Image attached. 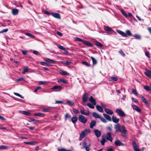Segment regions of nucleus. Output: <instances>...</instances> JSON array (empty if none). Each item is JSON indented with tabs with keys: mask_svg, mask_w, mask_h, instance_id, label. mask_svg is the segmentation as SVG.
Returning <instances> with one entry per match:
<instances>
[{
	"mask_svg": "<svg viewBox=\"0 0 151 151\" xmlns=\"http://www.w3.org/2000/svg\"><path fill=\"white\" fill-rule=\"evenodd\" d=\"M114 128L116 129V132H121L122 136L125 137H126L127 130L124 126H122L121 129L120 124L117 123L114 125Z\"/></svg>",
	"mask_w": 151,
	"mask_h": 151,
	"instance_id": "1",
	"label": "nucleus"
},
{
	"mask_svg": "<svg viewBox=\"0 0 151 151\" xmlns=\"http://www.w3.org/2000/svg\"><path fill=\"white\" fill-rule=\"evenodd\" d=\"M90 132V131L88 129H85L83 131H82L81 133V134L80 135L79 140H81L82 138L85 136L86 134L88 133H89Z\"/></svg>",
	"mask_w": 151,
	"mask_h": 151,
	"instance_id": "2",
	"label": "nucleus"
},
{
	"mask_svg": "<svg viewBox=\"0 0 151 151\" xmlns=\"http://www.w3.org/2000/svg\"><path fill=\"white\" fill-rule=\"evenodd\" d=\"M90 132V131L88 129H85L83 131H82L81 133V134L80 135L79 140H81L82 138L85 136L86 134L88 133H89Z\"/></svg>",
	"mask_w": 151,
	"mask_h": 151,
	"instance_id": "3",
	"label": "nucleus"
},
{
	"mask_svg": "<svg viewBox=\"0 0 151 151\" xmlns=\"http://www.w3.org/2000/svg\"><path fill=\"white\" fill-rule=\"evenodd\" d=\"M79 121L83 124H85L87 121L86 119L83 115H80L79 116Z\"/></svg>",
	"mask_w": 151,
	"mask_h": 151,
	"instance_id": "4",
	"label": "nucleus"
},
{
	"mask_svg": "<svg viewBox=\"0 0 151 151\" xmlns=\"http://www.w3.org/2000/svg\"><path fill=\"white\" fill-rule=\"evenodd\" d=\"M115 111L120 116H126L124 112L121 109H117Z\"/></svg>",
	"mask_w": 151,
	"mask_h": 151,
	"instance_id": "5",
	"label": "nucleus"
},
{
	"mask_svg": "<svg viewBox=\"0 0 151 151\" xmlns=\"http://www.w3.org/2000/svg\"><path fill=\"white\" fill-rule=\"evenodd\" d=\"M83 148L85 149L86 151H89L90 150V145L87 146V143L86 141H84L82 144Z\"/></svg>",
	"mask_w": 151,
	"mask_h": 151,
	"instance_id": "6",
	"label": "nucleus"
},
{
	"mask_svg": "<svg viewBox=\"0 0 151 151\" xmlns=\"http://www.w3.org/2000/svg\"><path fill=\"white\" fill-rule=\"evenodd\" d=\"M51 89V90H54L53 91H60L62 89V87L60 86H55Z\"/></svg>",
	"mask_w": 151,
	"mask_h": 151,
	"instance_id": "7",
	"label": "nucleus"
},
{
	"mask_svg": "<svg viewBox=\"0 0 151 151\" xmlns=\"http://www.w3.org/2000/svg\"><path fill=\"white\" fill-rule=\"evenodd\" d=\"M87 94L86 93H85L83 96L82 101L83 102L82 103V104L83 105H85V103L87 101Z\"/></svg>",
	"mask_w": 151,
	"mask_h": 151,
	"instance_id": "8",
	"label": "nucleus"
},
{
	"mask_svg": "<svg viewBox=\"0 0 151 151\" xmlns=\"http://www.w3.org/2000/svg\"><path fill=\"white\" fill-rule=\"evenodd\" d=\"M114 144L117 146H124V144L118 139H116Z\"/></svg>",
	"mask_w": 151,
	"mask_h": 151,
	"instance_id": "9",
	"label": "nucleus"
},
{
	"mask_svg": "<svg viewBox=\"0 0 151 151\" xmlns=\"http://www.w3.org/2000/svg\"><path fill=\"white\" fill-rule=\"evenodd\" d=\"M43 59L44 60H45V61L47 62H48L52 64H55V63L56 62L55 60H53L50 59L48 58H44Z\"/></svg>",
	"mask_w": 151,
	"mask_h": 151,
	"instance_id": "10",
	"label": "nucleus"
},
{
	"mask_svg": "<svg viewBox=\"0 0 151 151\" xmlns=\"http://www.w3.org/2000/svg\"><path fill=\"white\" fill-rule=\"evenodd\" d=\"M90 101L93 105H96V99L93 98L92 96H91L89 98Z\"/></svg>",
	"mask_w": 151,
	"mask_h": 151,
	"instance_id": "11",
	"label": "nucleus"
},
{
	"mask_svg": "<svg viewBox=\"0 0 151 151\" xmlns=\"http://www.w3.org/2000/svg\"><path fill=\"white\" fill-rule=\"evenodd\" d=\"M80 112L82 114L85 115H88L89 114V112L85 109L81 110Z\"/></svg>",
	"mask_w": 151,
	"mask_h": 151,
	"instance_id": "12",
	"label": "nucleus"
},
{
	"mask_svg": "<svg viewBox=\"0 0 151 151\" xmlns=\"http://www.w3.org/2000/svg\"><path fill=\"white\" fill-rule=\"evenodd\" d=\"M107 140H108L105 136H103L102 137V138L100 141L101 144L103 145H104L105 144V142H106Z\"/></svg>",
	"mask_w": 151,
	"mask_h": 151,
	"instance_id": "13",
	"label": "nucleus"
},
{
	"mask_svg": "<svg viewBox=\"0 0 151 151\" xmlns=\"http://www.w3.org/2000/svg\"><path fill=\"white\" fill-rule=\"evenodd\" d=\"M107 139L112 142L113 140V138L111 137V133L109 132L105 136Z\"/></svg>",
	"mask_w": 151,
	"mask_h": 151,
	"instance_id": "14",
	"label": "nucleus"
},
{
	"mask_svg": "<svg viewBox=\"0 0 151 151\" xmlns=\"http://www.w3.org/2000/svg\"><path fill=\"white\" fill-rule=\"evenodd\" d=\"M146 72H144L145 74L147 76L151 78V71L147 69H146Z\"/></svg>",
	"mask_w": 151,
	"mask_h": 151,
	"instance_id": "15",
	"label": "nucleus"
},
{
	"mask_svg": "<svg viewBox=\"0 0 151 151\" xmlns=\"http://www.w3.org/2000/svg\"><path fill=\"white\" fill-rule=\"evenodd\" d=\"M132 106L133 108V109L137 111L138 112L141 113V110L138 108V107L134 105H132Z\"/></svg>",
	"mask_w": 151,
	"mask_h": 151,
	"instance_id": "16",
	"label": "nucleus"
},
{
	"mask_svg": "<svg viewBox=\"0 0 151 151\" xmlns=\"http://www.w3.org/2000/svg\"><path fill=\"white\" fill-rule=\"evenodd\" d=\"M52 15L54 17L58 19H60V14L57 13H51Z\"/></svg>",
	"mask_w": 151,
	"mask_h": 151,
	"instance_id": "17",
	"label": "nucleus"
},
{
	"mask_svg": "<svg viewBox=\"0 0 151 151\" xmlns=\"http://www.w3.org/2000/svg\"><path fill=\"white\" fill-rule=\"evenodd\" d=\"M19 12V10L16 8H14L12 9V13L13 15H16Z\"/></svg>",
	"mask_w": 151,
	"mask_h": 151,
	"instance_id": "18",
	"label": "nucleus"
},
{
	"mask_svg": "<svg viewBox=\"0 0 151 151\" xmlns=\"http://www.w3.org/2000/svg\"><path fill=\"white\" fill-rule=\"evenodd\" d=\"M94 132L97 137H99L101 135V132L100 131L98 130V129L95 130L94 131Z\"/></svg>",
	"mask_w": 151,
	"mask_h": 151,
	"instance_id": "19",
	"label": "nucleus"
},
{
	"mask_svg": "<svg viewBox=\"0 0 151 151\" xmlns=\"http://www.w3.org/2000/svg\"><path fill=\"white\" fill-rule=\"evenodd\" d=\"M105 112L107 114L109 115H112L113 114V111L110 109H105Z\"/></svg>",
	"mask_w": 151,
	"mask_h": 151,
	"instance_id": "20",
	"label": "nucleus"
},
{
	"mask_svg": "<svg viewBox=\"0 0 151 151\" xmlns=\"http://www.w3.org/2000/svg\"><path fill=\"white\" fill-rule=\"evenodd\" d=\"M111 119L114 123H117L119 122V118H117L114 116H112Z\"/></svg>",
	"mask_w": 151,
	"mask_h": 151,
	"instance_id": "21",
	"label": "nucleus"
},
{
	"mask_svg": "<svg viewBox=\"0 0 151 151\" xmlns=\"http://www.w3.org/2000/svg\"><path fill=\"white\" fill-rule=\"evenodd\" d=\"M117 32L121 35L123 37H127V35L126 34V33L122 31L119 30H118L117 31Z\"/></svg>",
	"mask_w": 151,
	"mask_h": 151,
	"instance_id": "22",
	"label": "nucleus"
},
{
	"mask_svg": "<svg viewBox=\"0 0 151 151\" xmlns=\"http://www.w3.org/2000/svg\"><path fill=\"white\" fill-rule=\"evenodd\" d=\"M104 28L106 31L109 32H113L114 33H115V32H114L113 29H112L111 28H110L109 27L106 26H104Z\"/></svg>",
	"mask_w": 151,
	"mask_h": 151,
	"instance_id": "23",
	"label": "nucleus"
},
{
	"mask_svg": "<svg viewBox=\"0 0 151 151\" xmlns=\"http://www.w3.org/2000/svg\"><path fill=\"white\" fill-rule=\"evenodd\" d=\"M103 115L104 116L108 121H112L111 118L109 115L106 114H104Z\"/></svg>",
	"mask_w": 151,
	"mask_h": 151,
	"instance_id": "24",
	"label": "nucleus"
},
{
	"mask_svg": "<svg viewBox=\"0 0 151 151\" xmlns=\"http://www.w3.org/2000/svg\"><path fill=\"white\" fill-rule=\"evenodd\" d=\"M77 120H78V118L76 116L73 117L71 119L72 122L73 124L76 123L77 122Z\"/></svg>",
	"mask_w": 151,
	"mask_h": 151,
	"instance_id": "25",
	"label": "nucleus"
},
{
	"mask_svg": "<svg viewBox=\"0 0 151 151\" xmlns=\"http://www.w3.org/2000/svg\"><path fill=\"white\" fill-rule=\"evenodd\" d=\"M83 43L86 45H88L90 47H92L93 45L89 42L83 40Z\"/></svg>",
	"mask_w": 151,
	"mask_h": 151,
	"instance_id": "26",
	"label": "nucleus"
},
{
	"mask_svg": "<svg viewBox=\"0 0 151 151\" xmlns=\"http://www.w3.org/2000/svg\"><path fill=\"white\" fill-rule=\"evenodd\" d=\"M66 104L70 106L74 105V103L73 102L69 100L67 101Z\"/></svg>",
	"mask_w": 151,
	"mask_h": 151,
	"instance_id": "27",
	"label": "nucleus"
},
{
	"mask_svg": "<svg viewBox=\"0 0 151 151\" xmlns=\"http://www.w3.org/2000/svg\"><path fill=\"white\" fill-rule=\"evenodd\" d=\"M93 116L96 118H100L101 116L97 113L96 112H93Z\"/></svg>",
	"mask_w": 151,
	"mask_h": 151,
	"instance_id": "28",
	"label": "nucleus"
},
{
	"mask_svg": "<svg viewBox=\"0 0 151 151\" xmlns=\"http://www.w3.org/2000/svg\"><path fill=\"white\" fill-rule=\"evenodd\" d=\"M97 109L99 112H103V109L100 106L97 105L96 106Z\"/></svg>",
	"mask_w": 151,
	"mask_h": 151,
	"instance_id": "29",
	"label": "nucleus"
},
{
	"mask_svg": "<svg viewBox=\"0 0 151 151\" xmlns=\"http://www.w3.org/2000/svg\"><path fill=\"white\" fill-rule=\"evenodd\" d=\"M141 99L142 101L146 105H148L149 103L147 100L143 96L141 97Z\"/></svg>",
	"mask_w": 151,
	"mask_h": 151,
	"instance_id": "30",
	"label": "nucleus"
},
{
	"mask_svg": "<svg viewBox=\"0 0 151 151\" xmlns=\"http://www.w3.org/2000/svg\"><path fill=\"white\" fill-rule=\"evenodd\" d=\"M24 143L26 144L30 145H35L36 144V142H24Z\"/></svg>",
	"mask_w": 151,
	"mask_h": 151,
	"instance_id": "31",
	"label": "nucleus"
},
{
	"mask_svg": "<svg viewBox=\"0 0 151 151\" xmlns=\"http://www.w3.org/2000/svg\"><path fill=\"white\" fill-rule=\"evenodd\" d=\"M96 123V122L95 121H93L91 122L90 123V127L92 128L95 125Z\"/></svg>",
	"mask_w": 151,
	"mask_h": 151,
	"instance_id": "32",
	"label": "nucleus"
},
{
	"mask_svg": "<svg viewBox=\"0 0 151 151\" xmlns=\"http://www.w3.org/2000/svg\"><path fill=\"white\" fill-rule=\"evenodd\" d=\"M144 88L147 91H151V88L147 86H144Z\"/></svg>",
	"mask_w": 151,
	"mask_h": 151,
	"instance_id": "33",
	"label": "nucleus"
},
{
	"mask_svg": "<svg viewBox=\"0 0 151 151\" xmlns=\"http://www.w3.org/2000/svg\"><path fill=\"white\" fill-rule=\"evenodd\" d=\"M59 72L62 74L64 75H68V73L66 71H63L62 70H60Z\"/></svg>",
	"mask_w": 151,
	"mask_h": 151,
	"instance_id": "34",
	"label": "nucleus"
},
{
	"mask_svg": "<svg viewBox=\"0 0 151 151\" xmlns=\"http://www.w3.org/2000/svg\"><path fill=\"white\" fill-rule=\"evenodd\" d=\"M20 112L22 114L26 115H29L30 114L27 111H21Z\"/></svg>",
	"mask_w": 151,
	"mask_h": 151,
	"instance_id": "35",
	"label": "nucleus"
},
{
	"mask_svg": "<svg viewBox=\"0 0 151 151\" xmlns=\"http://www.w3.org/2000/svg\"><path fill=\"white\" fill-rule=\"evenodd\" d=\"M121 11L122 13V14L124 16L126 17L127 18L128 17L125 11L123 9H121Z\"/></svg>",
	"mask_w": 151,
	"mask_h": 151,
	"instance_id": "36",
	"label": "nucleus"
},
{
	"mask_svg": "<svg viewBox=\"0 0 151 151\" xmlns=\"http://www.w3.org/2000/svg\"><path fill=\"white\" fill-rule=\"evenodd\" d=\"M29 71V69L27 67H25L23 71L22 72V73L24 74L25 73Z\"/></svg>",
	"mask_w": 151,
	"mask_h": 151,
	"instance_id": "37",
	"label": "nucleus"
},
{
	"mask_svg": "<svg viewBox=\"0 0 151 151\" xmlns=\"http://www.w3.org/2000/svg\"><path fill=\"white\" fill-rule=\"evenodd\" d=\"M132 145L134 150L136 148H137V144L136 142L134 141L133 142Z\"/></svg>",
	"mask_w": 151,
	"mask_h": 151,
	"instance_id": "38",
	"label": "nucleus"
},
{
	"mask_svg": "<svg viewBox=\"0 0 151 151\" xmlns=\"http://www.w3.org/2000/svg\"><path fill=\"white\" fill-rule=\"evenodd\" d=\"M134 37L137 40H140L141 39V36L137 34H135L134 36Z\"/></svg>",
	"mask_w": 151,
	"mask_h": 151,
	"instance_id": "39",
	"label": "nucleus"
},
{
	"mask_svg": "<svg viewBox=\"0 0 151 151\" xmlns=\"http://www.w3.org/2000/svg\"><path fill=\"white\" fill-rule=\"evenodd\" d=\"M25 35L32 38H35V36L31 34L30 33H25Z\"/></svg>",
	"mask_w": 151,
	"mask_h": 151,
	"instance_id": "40",
	"label": "nucleus"
},
{
	"mask_svg": "<svg viewBox=\"0 0 151 151\" xmlns=\"http://www.w3.org/2000/svg\"><path fill=\"white\" fill-rule=\"evenodd\" d=\"M91 58L92 60L93 64L94 65L96 64L97 63L96 60L93 57H92Z\"/></svg>",
	"mask_w": 151,
	"mask_h": 151,
	"instance_id": "41",
	"label": "nucleus"
},
{
	"mask_svg": "<svg viewBox=\"0 0 151 151\" xmlns=\"http://www.w3.org/2000/svg\"><path fill=\"white\" fill-rule=\"evenodd\" d=\"M61 63L63 64L66 65H69V64L71 63V62L68 61H66L65 62L62 61H61Z\"/></svg>",
	"mask_w": 151,
	"mask_h": 151,
	"instance_id": "42",
	"label": "nucleus"
},
{
	"mask_svg": "<svg viewBox=\"0 0 151 151\" xmlns=\"http://www.w3.org/2000/svg\"><path fill=\"white\" fill-rule=\"evenodd\" d=\"M95 45L99 47H102L103 46V45L98 42H95Z\"/></svg>",
	"mask_w": 151,
	"mask_h": 151,
	"instance_id": "43",
	"label": "nucleus"
},
{
	"mask_svg": "<svg viewBox=\"0 0 151 151\" xmlns=\"http://www.w3.org/2000/svg\"><path fill=\"white\" fill-rule=\"evenodd\" d=\"M71 117V116L68 113H67L65 115V120H66L67 119H70Z\"/></svg>",
	"mask_w": 151,
	"mask_h": 151,
	"instance_id": "44",
	"label": "nucleus"
},
{
	"mask_svg": "<svg viewBox=\"0 0 151 151\" xmlns=\"http://www.w3.org/2000/svg\"><path fill=\"white\" fill-rule=\"evenodd\" d=\"M34 115L36 116H41L43 115V114L41 113H35L34 114Z\"/></svg>",
	"mask_w": 151,
	"mask_h": 151,
	"instance_id": "45",
	"label": "nucleus"
},
{
	"mask_svg": "<svg viewBox=\"0 0 151 151\" xmlns=\"http://www.w3.org/2000/svg\"><path fill=\"white\" fill-rule=\"evenodd\" d=\"M58 47L59 49H60L61 50L65 51V47H63V46H62L61 45H58Z\"/></svg>",
	"mask_w": 151,
	"mask_h": 151,
	"instance_id": "46",
	"label": "nucleus"
},
{
	"mask_svg": "<svg viewBox=\"0 0 151 151\" xmlns=\"http://www.w3.org/2000/svg\"><path fill=\"white\" fill-rule=\"evenodd\" d=\"M87 105L91 109H94V105H93L92 104L90 103H88L87 104Z\"/></svg>",
	"mask_w": 151,
	"mask_h": 151,
	"instance_id": "47",
	"label": "nucleus"
},
{
	"mask_svg": "<svg viewBox=\"0 0 151 151\" xmlns=\"http://www.w3.org/2000/svg\"><path fill=\"white\" fill-rule=\"evenodd\" d=\"M8 149V147L6 146L1 145L0 146V150L7 149Z\"/></svg>",
	"mask_w": 151,
	"mask_h": 151,
	"instance_id": "48",
	"label": "nucleus"
},
{
	"mask_svg": "<svg viewBox=\"0 0 151 151\" xmlns=\"http://www.w3.org/2000/svg\"><path fill=\"white\" fill-rule=\"evenodd\" d=\"M38 83L40 85H43V84L46 85V84H47V83L45 81H39Z\"/></svg>",
	"mask_w": 151,
	"mask_h": 151,
	"instance_id": "49",
	"label": "nucleus"
},
{
	"mask_svg": "<svg viewBox=\"0 0 151 151\" xmlns=\"http://www.w3.org/2000/svg\"><path fill=\"white\" fill-rule=\"evenodd\" d=\"M58 83H66L67 82L64 79H59L58 81Z\"/></svg>",
	"mask_w": 151,
	"mask_h": 151,
	"instance_id": "50",
	"label": "nucleus"
},
{
	"mask_svg": "<svg viewBox=\"0 0 151 151\" xmlns=\"http://www.w3.org/2000/svg\"><path fill=\"white\" fill-rule=\"evenodd\" d=\"M40 63L41 65H43L49 66V64L45 62H40Z\"/></svg>",
	"mask_w": 151,
	"mask_h": 151,
	"instance_id": "51",
	"label": "nucleus"
},
{
	"mask_svg": "<svg viewBox=\"0 0 151 151\" xmlns=\"http://www.w3.org/2000/svg\"><path fill=\"white\" fill-rule=\"evenodd\" d=\"M110 79L111 80H110V81L112 80L114 81H116L118 80L117 78L115 77H111L110 78Z\"/></svg>",
	"mask_w": 151,
	"mask_h": 151,
	"instance_id": "52",
	"label": "nucleus"
},
{
	"mask_svg": "<svg viewBox=\"0 0 151 151\" xmlns=\"http://www.w3.org/2000/svg\"><path fill=\"white\" fill-rule=\"evenodd\" d=\"M132 92L133 94H134L136 96H137L138 95V93L136 89H133L132 90Z\"/></svg>",
	"mask_w": 151,
	"mask_h": 151,
	"instance_id": "53",
	"label": "nucleus"
},
{
	"mask_svg": "<svg viewBox=\"0 0 151 151\" xmlns=\"http://www.w3.org/2000/svg\"><path fill=\"white\" fill-rule=\"evenodd\" d=\"M14 94L15 95H16L17 96H19V97H20V98H22V99H23L24 98V97L23 96H22L20 94H19V93H14Z\"/></svg>",
	"mask_w": 151,
	"mask_h": 151,
	"instance_id": "54",
	"label": "nucleus"
},
{
	"mask_svg": "<svg viewBox=\"0 0 151 151\" xmlns=\"http://www.w3.org/2000/svg\"><path fill=\"white\" fill-rule=\"evenodd\" d=\"M126 32L127 35H128L129 36H131L132 35L130 31L129 30H127L126 31Z\"/></svg>",
	"mask_w": 151,
	"mask_h": 151,
	"instance_id": "55",
	"label": "nucleus"
},
{
	"mask_svg": "<svg viewBox=\"0 0 151 151\" xmlns=\"http://www.w3.org/2000/svg\"><path fill=\"white\" fill-rule=\"evenodd\" d=\"M99 119L101 120V121L104 123H106L107 122L106 120L103 118L101 117Z\"/></svg>",
	"mask_w": 151,
	"mask_h": 151,
	"instance_id": "56",
	"label": "nucleus"
},
{
	"mask_svg": "<svg viewBox=\"0 0 151 151\" xmlns=\"http://www.w3.org/2000/svg\"><path fill=\"white\" fill-rule=\"evenodd\" d=\"M24 80V78H19L17 79L16 80V81L17 82H20L22 81H23Z\"/></svg>",
	"mask_w": 151,
	"mask_h": 151,
	"instance_id": "57",
	"label": "nucleus"
},
{
	"mask_svg": "<svg viewBox=\"0 0 151 151\" xmlns=\"http://www.w3.org/2000/svg\"><path fill=\"white\" fill-rule=\"evenodd\" d=\"M132 100L134 101V102L136 103H138L139 102L136 99H135L134 98H131Z\"/></svg>",
	"mask_w": 151,
	"mask_h": 151,
	"instance_id": "58",
	"label": "nucleus"
},
{
	"mask_svg": "<svg viewBox=\"0 0 151 151\" xmlns=\"http://www.w3.org/2000/svg\"><path fill=\"white\" fill-rule=\"evenodd\" d=\"M8 31V29H3V30L0 31V33H3L4 32H6Z\"/></svg>",
	"mask_w": 151,
	"mask_h": 151,
	"instance_id": "59",
	"label": "nucleus"
},
{
	"mask_svg": "<svg viewBox=\"0 0 151 151\" xmlns=\"http://www.w3.org/2000/svg\"><path fill=\"white\" fill-rule=\"evenodd\" d=\"M75 40L76 41H79L83 42V40L78 37H76V38L75 39Z\"/></svg>",
	"mask_w": 151,
	"mask_h": 151,
	"instance_id": "60",
	"label": "nucleus"
},
{
	"mask_svg": "<svg viewBox=\"0 0 151 151\" xmlns=\"http://www.w3.org/2000/svg\"><path fill=\"white\" fill-rule=\"evenodd\" d=\"M58 151H71L70 150H67L65 148H62L61 149L58 150Z\"/></svg>",
	"mask_w": 151,
	"mask_h": 151,
	"instance_id": "61",
	"label": "nucleus"
},
{
	"mask_svg": "<svg viewBox=\"0 0 151 151\" xmlns=\"http://www.w3.org/2000/svg\"><path fill=\"white\" fill-rule=\"evenodd\" d=\"M38 120H37L35 119H33L32 118H30L29 119V121L30 122H35V121H38Z\"/></svg>",
	"mask_w": 151,
	"mask_h": 151,
	"instance_id": "62",
	"label": "nucleus"
},
{
	"mask_svg": "<svg viewBox=\"0 0 151 151\" xmlns=\"http://www.w3.org/2000/svg\"><path fill=\"white\" fill-rule=\"evenodd\" d=\"M82 63L84 64V65H86L87 66H89L90 65L87 62H85V61H83L82 62Z\"/></svg>",
	"mask_w": 151,
	"mask_h": 151,
	"instance_id": "63",
	"label": "nucleus"
},
{
	"mask_svg": "<svg viewBox=\"0 0 151 151\" xmlns=\"http://www.w3.org/2000/svg\"><path fill=\"white\" fill-rule=\"evenodd\" d=\"M119 52L120 54L122 56H124L125 55V54L123 52V51L122 50H120L119 51Z\"/></svg>",
	"mask_w": 151,
	"mask_h": 151,
	"instance_id": "64",
	"label": "nucleus"
}]
</instances>
